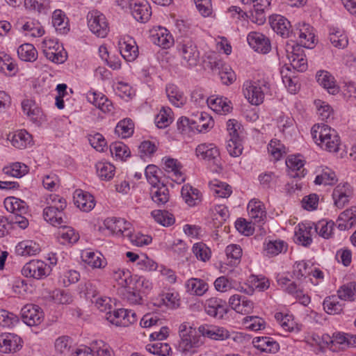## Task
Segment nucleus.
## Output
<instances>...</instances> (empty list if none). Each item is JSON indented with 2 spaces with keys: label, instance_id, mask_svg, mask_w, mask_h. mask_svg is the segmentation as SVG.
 I'll return each mask as SVG.
<instances>
[{
  "label": "nucleus",
  "instance_id": "1",
  "mask_svg": "<svg viewBox=\"0 0 356 356\" xmlns=\"http://www.w3.org/2000/svg\"><path fill=\"white\" fill-rule=\"evenodd\" d=\"M311 134L316 144L330 152H337L341 144L340 137L336 130L327 124H315Z\"/></svg>",
  "mask_w": 356,
  "mask_h": 356
},
{
  "label": "nucleus",
  "instance_id": "2",
  "mask_svg": "<svg viewBox=\"0 0 356 356\" xmlns=\"http://www.w3.org/2000/svg\"><path fill=\"white\" fill-rule=\"evenodd\" d=\"M179 334L180 340L177 349L185 355H193L195 353V349L201 346L204 343L196 330L186 323L179 325Z\"/></svg>",
  "mask_w": 356,
  "mask_h": 356
},
{
  "label": "nucleus",
  "instance_id": "3",
  "mask_svg": "<svg viewBox=\"0 0 356 356\" xmlns=\"http://www.w3.org/2000/svg\"><path fill=\"white\" fill-rule=\"evenodd\" d=\"M158 168L154 165H149L146 167L145 174L148 182L152 185L151 197L158 205L165 204L169 200V190L163 184L161 183L159 179Z\"/></svg>",
  "mask_w": 356,
  "mask_h": 356
},
{
  "label": "nucleus",
  "instance_id": "4",
  "mask_svg": "<svg viewBox=\"0 0 356 356\" xmlns=\"http://www.w3.org/2000/svg\"><path fill=\"white\" fill-rule=\"evenodd\" d=\"M60 205H50L43 210L44 220L54 227L61 226L67 224V217L63 210L66 208L67 203L64 198H58Z\"/></svg>",
  "mask_w": 356,
  "mask_h": 356
},
{
  "label": "nucleus",
  "instance_id": "5",
  "mask_svg": "<svg viewBox=\"0 0 356 356\" xmlns=\"http://www.w3.org/2000/svg\"><path fill=\"white\" fill-rule=\"evenodd\" d=\"M269 89L268 83L264 82L247 81L243 85V93L248 102L253 105L261 104L264 99V94Z\"/></svg>",
  "mask_w": 356,
  "mask_h": 356
},
{
  "label": "nucleus",
  "instance_id": "6",
  "mask_svg": "<svg viewBox=\"0 0 356 356\" xmlns=\"http://www.w3.org/2000/svg\"><path fill=\"white\" fill-rule=\"evenodd\" d=\"M88 26L90 30L99 38H105L109 31L106 17L97 10H92L87 15Z\"/></svg>",
  "mask_w": 356,
  "mask_h": 356
},
{
  "label": "nucleus",
  "instance_id": "7",
  "mask_svg": "<svg viewBox=\"0 0 356 356\" xmlns=\"http://www.w3.org/2000/svg\"><path fill=\"white\" fill-rule=\"evenodd\" d=\"M106 318L111 323L122 327H127L134 323L138 319L134 312L124 309L109 310L106 312Z\"/></svg>",
  "mask_w": 356,
  "mask_h": 356
},
{
  "label": "nucleus",
  "instance_id": "8",
  "mask_svg": "<svg viewBox=\"0 0 356 356\" xmlns=\"http://www.w3.org/2000/svg\"><path fill=\"white\" fill-rule=\"evenodd\" d=\"M178 49L183 60L190 67L196 66L200 58V52L195 42L188 38L182 39L178 45Z\"/></svg>",
  "mask_w": 356,
  "mask_h": 356
},
{
  "label": "nucleus",
  "instance_id": "9",
  "mask_svg": "<svg viewBox=\"0 0 356 356\" xmlns=\"http://www.w3.org/2000/svg\"><path fill=\"white\" fill-rule=\"evenodd\" d=\"M51 272L50 267L41 260H32L26 263L22 269V274L26 277L42 280Z\"/></svg>",
  "mask_w": 356,
  "mask_h": 356
},
{
  "label": "nucleus",
  "instance_id": "10",
  "mask_svg": "<svg viewBox=\"0 0 356 356\" xmlns=\"http://www.w3.org/2000/svg\"><path fill=\"white\" fill-rule=\"evenodd\" d=\"M196 156L205 160L218 168H221L220 152L218 149L212 143H202L195 149Z\"/></svg>",
  "mask_w": 356,
  "mask_h": 356
},
{
  "label": "nucleus",
  "instance_id": "11",
  "mask_svg": "<svg viewBox=\"0 0 356 356\" xmlns=\"http://www.w3.org/2000/svg\"><path fill=\"white\" fill-rule=\"evenodd\" d=\"M309 24H298V26L292 33V39H296L303 47L312 49L315 43L314 34L310 30ZM293 41V40H291Z\"/></svg>",
  "mask_w": 356,
  "mask_h": 356
},
{
  "label": "nucleus",
  "instance_id": "12",
  "mask_svg": "<svg viewBox=\"0 0 356 356\" xmlns=\"http://www.w3.org/2000/svg\"><path fill=\"white\" fill-rule=\"evenodd\" d=\"M353 195V187L347 182L338 184L333 190L334 204L339 209L343 208Z\"/></svg>",
  "mask_w": 356,
  "mask_h": 356
},
{
  "label": "nucleus",
  "instance_id": "13",
  "mask_svg": "<svg viewBox=\"0 0 356 356\" xmlns=\"http://www.w3.org/2000/svg\"><path fill=\"white\" fill-rule=\"evenodd\" d=\"M129 8L133 17L138 22L145 23L151 17V7L145 0H132L129 2Z\"/></svg>",
  "mask_w": 356,
  "mask_h": 356
},
{
  "label": "nucleus",
  "instance_id": "14",
  "mask_svg": "<svg viewBox=\"0 0 356 356\" xmlns=\"http://www.w3.org/2000/svg\"><path fill=\"white\" fill-rule=\"evenodd\" d=\"M269 23L273 31L282 38H292L294 30H291L290 22L284 17L280 15H272L269 17Z\"/></svg>",
  "mask_w": 356,
  "mask_h": 356
},
{
  "label": "nucleus",
  "instance_id": "15",
  "mask_svg": "<svg viewBox=\"0 0 356 356\" xmlns=\"http://www.w3.org/2000/svg\"><path fill=\"white\" fill-rule=\"evenodd\" d=\"M21 314L24 323L29 326L39 325L43 319L42 311L34 305H25L21 310Z\"/></svg>",
  "mask_w": 356,
  "mask_h": 356
},
{
  "label": "nucleus",
  "instance_id": "16",
  "mask_svg": "<svg viewBox=\"0 0 356 356\" xmlns=\"http://www.w3.org/2000/svg\"><path fill=\"white\" fill-rule=\"evenodd\" d=\"M198 332L202 337H206L213 340L223 341L231 337L227 330L214 325H202L198 327Z\"/></svg>",
  "mask_w": 356,
  "mask_h": 356
},
{
  "label": "nucleus",
  "instance_id": "17",
  "mask_svg": "<svg viewBox=\"0 0 356 356\" xmlns=\"http://www.w3.org/2000/svg\"><path fill=\"white\" fill-rule=\"evenodd\" d=\"M247 40L250 46L259 53L266 54L270 50V42L262 33L251 32L248 34Z\"/></svg>",
  "mask_w": 356,
  "mask_h": 356
},
{
  "label": "nucleus",
  "instance_id": "18",
  "mask_svg": "<svg viewBox=\"0 0 356 356\" xmlns=\"http://www.w3.org/2000/svg\"><path fill=\"white\" fill-rule=\"evenodd\" d=\"M205 311L208 315L221 319L227 312L226 302L217 298H209L206 301Z\"/></svg>",
  "mask_w": 356,
  "mask_h": 356
},
{
  "label": "nucleus",
  "instance_id": "19",
  "mask_svg": "<svg viewBox=\"0 0 356 356\" xmlns=\"http://www.w3.org/2000/svg\"><path fill=\"white\" fill-rule=\"evenodd\" d=\"M74 204L83 211H90L95 205L93 196L81 189H76L73 194Z\"/></svg>",
  "mask_w": 356,
  "mask_h": 356
},
{
  "label": "nucleus",
  "instance_id": "20",
  "mask_svg": "<svg viewBox=\"0 0 356 356\" xmlns=\"http://www.w3.org/2000/svg\"><path fill=\"white\" fill-rule=\"evenodd\" d=\"M104 225L113 233L123 236H126L129 231H131V223L123 218H108L104 220Z\"/></svg>",
  "mask_w": 356,
  "mask_h": 356
},
{
  "label": "nucleus",
  "instance_id": "21",
  "mask_svg": "<svg viewBox=\"0 0 356 356\" xmlns=\"http://www.w3.org/2000/svg\"><path fill=\"white\" fill-rule=\"evenodd\" d=\"M229 303L232 309L243 314H250L254 308V304L251 300L238 294L232 296Z\"/></svg>",
  "mask_w": 356,
  "mask_h": 356
},
{
  "label": "nucleus",
  "instance_id": "22",
  "mask_svg": "<svg viewBox=\"0 0 356 356\" xmlns=\"http://www.w3.org/2000/svg\"><path fill=\"white\" fill-rule=\"evenodd\" d=\"M213 125V120L207 113H197L191 118V129H195L200 132L207 131Z\"/></svg>",
  "mask_w": 356,
  "mask_h": 356
},
{
  "label": "nucleus",
  "instance_id": "23",
  "mask_svg": "<svg viewBox=\"0 0 356 356\" xmlns=\"http://www.w3.org/2000/svg\"><path fill=\"white\" fill-rule=\"evenodd\" d=\"M317 82L325 88L331 95L339 92V87L337 85L334 76L327 71H319L316 74Z\"/></svg>",
  "mask_w": 356,
  "mask_h": 356
},
{
  "label": "nucleus",
  "instance_id": "24",
  "mask_svg": "<svg viewBox=\"0 0 356 356\" xmlns=\"http://www.w3.org/2000/svg\"><path fill=\"white\" fill-rule=\"evenodd\" d=\"M119 48L121 56L128 62L135 60L138 56V47L132 38L120 41Z\"/></svg>",
  "mask_w": 356,
  "mask_h": 356
},
{
  "label": "nucleus",
  "instance_id": "25",
  "mask_svg": "<svg viewBox=\"0 0 356 356\" xmlns=\"http://www.w3.org/2000/svg\"><path fill=\"white\" fill-rule=\"evenodd\" d=\"M287 168L291 171L290 174L292 177H303L306 175L305 169L303 168L305 161L300 155H291L286 160Z\"/></svg>",
  "mask_w": 356,
  "mask_h": 356
},
{
  "label": "nucleus",
  "instance_id": "26",
  "mask_svg": "<svg viewBox=\"0 0 356 356\" xmlns=\"http://www.w3.org/2000/svg\"><path fill=\"white\" fill-rule=\"evenodd\" d=\"M20 338L17 335L7 333L0 335V351L8 353L12 351H17L21 346Z\"/></svg>",
  "mask_w": 356,
  "mask_h": 356
},
{
  "label": "nucleus",
  "instance_id": "27",
  "mask_svg": "<svg viewBox=\"0 0 356 356\" xmlns=\"http://www.w3.org/2000/svg\"><path fill=\"white\" fill-rule=\"evenodd\" d=\"M252 344L257 349L261 352L275 353L279 350V344L272 338L268 337H254Z\"/></svg>",
  "mask_w": 356,
  "mask_h": 356
},
{
  "label": "nucleus",
  "instance_id": "28",
  "mask_svg": "<svg viewBox=\"0 0 356 356\" xmlns=\"http://www.w3.org/2000/svg\"><path fill=\"white\" fill-rule=\"evenodd\" d=\"M22 108L24 113L35 123L39 124L42 115V110L36 105L33 99H26L22 102Z\"/></svg>",
  "mask_w": 356,
  "mask_h": 356
},
{
  "label": "nucleus",
  "instance_id": "29",
  "mask_svg": "<svg viewBox=\"0 0 356 356\" xmlns=\"http://www.w3.org/2000/svg\"><path fill=\"white\" fill-rule=\"evenodd\" d=\"M6 209L10 212L11 215L26 214L28 213L27 204L19 198L8 197L4 200Z\"/></svg>",
  "mask_w": 356,
  "mask_h": 356
},
{
  "label": "nucleus",
  "instance_id": "30",
  "mask_svg": "<svg viewBox=\"0 0 356 356\" xmlns=\"http://www.w3.org/2000/svg\"><path fill=\"white\" fill-rule=\"evenodd\" d=\"M88 101L103 112H110L113 107L112 103L105 95L93 91H89L86 95Z\"/></svg>",
  "mask_w": 356,
  "mask_h": 356
},
{
  "label": "nucleus",
  "instance_id": "31",
  "mask_svg": "<svg viewBox=\"0 0 356 356\" xmlns=\"http://www.w3.org/2000/svg\"><path fill=\"white\" fill-rule=\"evenodd\" d=\"M181 165L175 159L168 158L165 161V170L172 173V179L177 184L185 181V177L181 172Z\"/></svg>",
  "mask_w": 356,
  "mask_h": 356
},
{
  "label": "nucleus",
  "instance_id": "32",
  "mask_svg": "<svg viewBox=\"0 0 356 356\" xmlns=\"http://www.w3.org/2000/svg\"><path fill=\"white\" fill-rule=\"evenodd\" d=\"M15 26L19 30H22L24 32H29L30 35L33 37H40L44 33L40 23L35 20H29L24 23L23 22H17Z\"/></svg>",
  "mask_w": 356,
  "mask_h": 356
},
{
  "label": "nucleus",
  "instance_id": "33",
  "mask_svg": "<svg viewBox=\"0 0 356 356\" xmlns=\"http://www.w3.org/2000/svg\"><path fill=\"white\" fill-rule=\"evenodd\" d=\"M231 102L226 98L210 97L209 99L208 106L217 113L225 114L229 113L231 109Z\"/></svg>",
  "mask_w": 356,
  "mask_h": 356
},
{
  "label": "nucleus",
  "instance_id": "34",
  "mask_svg": "<svg viewBox=\"0 0 356 356\" xmlns=\"http://www.w3.org/2000/svg\"><path fill=\"white\" fill-rule=\"evenodd\" d=\"M40 251L39 245L33 241H24L16 246V252L21 256L35 255Z\"/></svg>",
  "mask_w": 356,
  "mask_h": 356
},
{
  "label": "nucleus",
  "instance_id": "35",
  "mask_svg": "<svg viewBox=\"0 0 356 356\" xmlns=\"http://www.w3.org/2000/svg\"><path fill=\"white\" fill-rule=\"evenodd\" d=\"M58 227L59 230L57 233V237L60 243H74L78 241L79 235L72 227L66 226L65 224H63Z\"/></svg>",
  "mask_w": 356,
  "mask_h": 356
},
{
  "label": "nucleus",
  "instance_id": "36",
  "mask_svg": "<svg viewBox=\"0 0 356 356\" xmlns=\"http://www.w3.org/2000/svg\"><path fill=\"white\" fill-rule=\"evenodd\" d=\"M52 24L56 30L61 34H65L70 30L68 20L60 10H56L53 13Z\"/></svg>",
  "mask_w": 356,
  "mask_h": 356
},
{
  "label": "nucleus",
  "instance_id": "37",
  "mask_svg": "<svg viewBox=\"0 0 356 356\" xmlns=\"http://www.w3.org/2000/svg\"><path fill=\"white\" fill-rule=\"evenodd\" d=\"M43 53L47 59L55 63H63L67 57V52L61 44L58 49L54 47L50 49H43Z\"/></svg>",
  "mask_w": 356,
  "mask_h": 356
},
{
  "label": "nucleus",
  "instance_id": "38",
  "mask_svg": "<svg viewBox=\"0 0 356 356\" xmlns=\"http://www.w3.org/2000/svg\"><path fill=\"white\" fill-rule=\"evenodd\" d=\"M17 54L22 60L33 62L37 59L38 51L33 44L25 43L18 47Z\"/></svg>",
  "mask_w": 356,
  "mask_h": 356
},
{
  "label": "nucleus",
  "instance_id": "39",
  "mask_svg": "<svg viewBox=\"0 0 356 356\" xmlns=\"http://www.w3.org/2000/svg\"><path fill=\"white\" fill-rule=\"evenodd\" d=\"M187 291L196 296H202L208 290V284L202 280L191 278L186 283Z\"/></svg>",
  "mask_w": 356,
  "mask_h": 356
},
{
  "label": "nucleus",
  "instance_id": "40",
  "mask_svg": "<svg viewBox=\"0 0 356 356\" xmlns=\"http://www.w3.org/2000/svg\"><path fill=\"white\" fill-rule=\"evenodd\" d=\"M153 42L167 49L170 47L173 43L172 35L168 33L167 29H160L158 32L152 35Z\"/></svg>",
  "mask_w": 356,
  "mask_h": 356
},
{
  "label": "nucleus",
  "instance_id": "41",
  "mask_svg": "<svg viewBox=\"0 0 356 356\" xmlns=\"http://www.w3.org/2000/svg\"><path fill=\"white\" fill-rule=\"evenodd\" d=\"M329 38L330 42L339 49H343L348 44L347 35L339 29H330Z\"/></svg>",
  "mask_w": 356,
  "mask_h": 356
},
{
  "label": "nucleus",
  "instance_id": "42",
  "mask_svg": "<svg viewBox=\"0 0 356 356\" xmlns=\"http://www.w3.org/2000/svg\"><path fill=\"white\" fill-rule=\"evenodd\" d=\"M338 179L335 172L328 168L323 169L321 172L318 174L314 180L316 185L323 184L325 186H332L337 182Z\"/></svg>",
  "mask_w": 356,
  "mask_h": 356
},
{
  "label": "nucleus",
  "instance_id": "43",
  "mask_svg": "<svg viewBox=\"0 0 356 356\" xmlns=\"http://www.w3.org/2000/svg\"><path fill=\"white\" fill-rule=\"evenodd\" d=\"M10 141L14 147L24 149L31 143V135L26 130H20L12 136Z\"/></svg>",
  "mask_w": 356,
  "mask_h": 356
},
{
  "label": "nucleus",
  "instance_id": "44",
  "mask_svg": "<svg viewBox=\"0 0 356 356\" xmlns=\"http://www.w3.org/2000/svg\"><path fill=\"white\" fill-rule=\"evenodd\" d=\"M172 111L169 107H163L156 115L154 122L156 127L163 129L169 126L172 122Z\"/></svg>",
  "mask_w": 356,
  "mask_h": 356
},
{
  "label": "nucleus",
  "instance_id": "45",
  "mask_svg": "<svg viewBox=\"0 0 356 356\" xmlns=\"http://www.w3.org/2000/svg\"><path fill=\"white\" fill-rule=\"evenodd\" d=\"M134 124L131 119H124L120 121L115 129V132L122 138L130 137L134 133Z\"/></svg>",
  "mask_w": 356,
  "mask_h": 356
},
{
  "label": "nucleus",
  "instance_id": "46",
  "mask_svg": "<svg viewBox=\"0 0 356 356\" xmlns=\"http://www.w3.org/2000/svg\"><path fill=\"white\" fill-rule=\"evenodd\" d=\"M115 166L108 162H98L96 164L97 173L102 180H110L115 175Z\"/></svg>",
  "mask_w": 356,
  "mask_h": 356
},
{
  "label": "nucleus",
  "instance_id": "47",
  "mask_svg": "<svg viewBox=\"0 0 356 356\" xmlns=\"http://www.w3.org/2000/svg\"><path fill=\"white\" fill-rule=\"evenodd\" d=\"M311 227L303 225L295 233V241L304 247L309 246L312 242Z\"/></svg>",
  "mask_w": 356,
  "mask_h": 356
},
{
  "label": "nucleus",
  "instance_id": "48",
  "mask_svg": "<svg viewBox=\"0 0 356 356\" xmlns=\"http://www.w3.org/2000/svg\"><path fill=\"white\" fill-rule=\"evenodd\" d=\"M181 196L189 206L196 204V200H200V191L189 184H185L181 188Z\"/></svg>",
  "mask_w": 356,
  "mask_h": 356
},
{
  "label": "nucleus",
  "instance_id": "49",
  "mask_svg": "<svg viewBox=\"0 0 356 356\" xmlns=\"http://www.w3.org/2000/svg\"><path fill=\"white\" fill-rule=\"evenodd\" d=\"M81 258L85 263L93 268H102L105 265V261L101 254L86 251L82 252Z\"/></svg>",
  "mask_w": 356,
  "mask_h": 356
},
{
  "label": "nucleus",
  "instance_id": "50",
  "mask_svg": "<svg viewBox=\"0 0 356 356\" xmlns=\"http://www.w3.org/2000/svg\"><path fill=\"white\" fill-rule=\"evenodd\" d=\"M339 298L343 300L353 301L356 298V284L349 282L341 286L337 291Z\"/></svg>",
  "mask_w": 356,
  "mask_h": 356
},
{
  "label": "nucleus",
  "instance_id": "51",
  "mask_svg": "<svg viewBox=\"0 0 356 356\" xmlns=\"http://www.w3.org/2000/svg\"><path fill=\"white\" fill-rule=\"evenodd\" d=\"M324 310L329 314H338L343 310V305L335 296L327 297L323 303Z\"/></svg>",
  "mask_w": 356,
  "mask_h": 356
},
{
  "label": "nucleus",
  "instance_id": "52",
  "mask_svg": "<svg viewBox=\"0 0 356 356\" xmlns=\"http://www.w3.org/2000/svg\"><path fill=\"white\" fill-rule=\"evenodd\" d=\"M151 215L155 221L165 227L172 225L175 222L173 215L167 211L154 210L152 211Z\"/></svg>",
  "mask_w": 356,
  "mask_h": 356
},
{
  "label": "nucleus",
  "instance_id": "53",
  "mask_svg": "<svg viewBox=\"0 0 356 356\" xmlns=\"http://www.w3.org/2000/svg\"><path fill=\"white\" fill-rule=\"evenodd\" d=\"M3 172L13 177L20 178L28 172V167L21 163H15L10 166L4 167Z\"/></svg>",
  "mask_w": 356,
  "mask_h": 356
},
{
  "label": "nucleus",
  "instance_id": "54",
  "mask_svg": "<svg viewBox=\"0 0 356 356\" xmlns=\"http://www.w3.org/2000/svg\"><path fill=\"white\" fill-rule=\"evenodd\" d=\"M146 350L150 353L159 356H171L172 352L171 348L168 343L161 342L147 345Z\"/></svg>",
  "mask_w": 356,
  "mask_h": 356
},
{
  "label": "nucleus",
  "instance_id": "55",
  "mask_svg": "<svg viewBox=\"0 0 356 356\" xmlns=\"http://www.w3.org/2000/svg\"><path fill=\"white\" fill-rule=\"evenodd\" d=\"M225 253L227 259H231L229 261L231 265L235 266L239 264L242 256V249L240 245L236 244L229 245L225 249Z\"/></svg>",
  "mask_w": 356,
  "mask_h": 356
},
{
  "label": "nucleus",
  "instance_id": "56",
  "mask_svg": "<svg viewBox=\"0 0 356 356\" xmlns=\"http://www.w3.org/2000/svg\"><path fill=\"white\" fill-rule=\"evenodd\" d=\"M334 225V223L332 221L326 222L321 220L315 225V230L320 236L324 238H329L333 234Z\"/></svg>",
  "mask_w": 356,
  "mask_h": 356
},
{
  "label": "nucleus",
  "instance_id": "57",
  "mask_svg": "<svg viewBox=\"0 0 356 356\" xmlns=\"http://www.w3.org/2000/svg\"><path fill=\"white\" fill-rule=\"evenodd\" d=\"M24 6L30 10L46 13L49 8V0H25Z\"/></svg>",
  "mask_w": 356,
  "mask_h": 356
},
{
  "label": "nucleus",
  "instance_id": "58",
  "mask_svg": "<svg viewBox=\"0 0 356 356\" xmlns=\"http://www.w3.org/2000/svg\"><path fill=\"white\" fill-rule=\"evenodd\" d=\"M72 346V339L68 336L59 337L55 341L54 346L57 353L67 354Z\"/></svg>",
  "mask_w": 356,
  "mask_h": 356
},
{
  "label": "nucleus",
  "instance_id": "59",
  "mask_svg": "<svg viewBox=\"0 0 356 356\" xmlns=\"http://www.w3.org/2000/svg\"><path fill=\"white\" fill-rule=\"evenodd\" d=\"M315 104L321 120L330 122L333 120V109L330 105L321 100L315 102Z\"/></svg>",
  "mask_w": 356,
  "mask_h": 356
},
{
  "label": "nucleus",
  "instance_id": "60",
  "mask_svg": "<svg viewBox=\"0 0 356 356\" xmlns=\"http://www.w3.org/2000/svg\"><path fill=\"white\" fill-rule=\"evenodd\" d=\"M166 94L169 100L174 105L179 106V104H184V96L181 92L178 90V88L175 85H168L166 87Z\"/></svg>",
  "mask_w": 356,
  "mask_h": 356
},
{
  "label": "nucleus",
  "instance_id": "61",
  "mask_svg": "<svg viewBox=\"0 0 356 356\" xmlns=\"http://www.w3.org/2000/svg\"><path fill=\"white\" fill-rule=\"evenodd\" d=\"M110 152L112 155L121 159L130 156V151L127 145L122 142H115L110 145Z\"/></svg>",
  "mask_w": 356,
  "mask_h": 356
},
{
  "label": "nucleus",
  "instance_id": "62",
  "mask_svg": "<svg viewBox=\"0 0 356 356\" xmlns=\"http://www.w3.org/2000/svg\"><path fill=\"white\" fill-rule=\"evenodd\" d=\"M226 148L229 155L232 156L237 157L242 154L243 146L239 138L236 136L230 138L227 141Z\"/></svg>",
  "mask_w": 356,
  "mask_h": 356
},
{
  "label": "nucleus",
  "instance_id": "63",
  "mask_svg": "<svg viewBox=\"0 0 356 356\" xmlns=\"http://www.w3.org/2000/svg\"><path fill=\"white\" fill-rule=\"evenodd\" d=\"M265 250L267 254L275 256L282 252H286L287 244L282 241H270L267 243Z\"/></svg>",
  "mask_w": 356,
  "mask_h": 356
},
{
  "label": "nucleus",
  "instance_id": "64",
  "mask_svg": "<svg viewBox=\"0 0 356 356\" xmlns=\"http://www.w3.org/2000/svg\"><path fill=\"white\" fill-rule=\"evenodd\" d=\"M193 252L197 259L206 261L210 258L211 251L203 243H197L193 246Z\"/></svg>",
  "mask_w": 356,
  "mask_h": 356
}]
</instances>
